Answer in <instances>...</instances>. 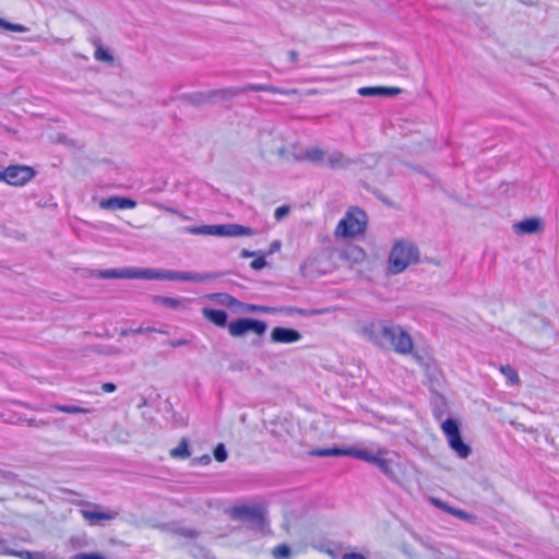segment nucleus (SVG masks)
Instances as JSON below:
<instances>
[{
    "label": "nucleus",
    "mask_w": 559,
    "mask_h": 559,
    "mask_svg": "<svg viewBox=\"0 0 559 559\" xmlns=\"http://www.w3.org/2000/svg\"><path fill=\"white\" fill-rule=\"evenodd\" d=\"M73 559H105L103 556L98 555V554H86V552H81V554H76Z\"/></svg>",
    "instance_id": "45"
},
{
    "label": "nucleus",
    "mask_w": 559,
    "mask_h": 559,
    "mask_svg": "<svg viewBox=\"0 0 559 559\" xmlns=\"http://www.w3.org/2000/svg\"><path fill=\"white\" fill-rule=\"evenodd\" d=\"M80 504L93 508V510L82 509L80 511L82 518L88 522L90 525H97L100 521H110L118 516L117 511H104L99 504L87 501H81Z\"/></svg>",
    "instance_id": "10"
},
{
    "label": "nucleus",
    "mask_w": 559,
    "mask_h": 559,
    "mask_svg": "<svg viewBox=\"0 0 559 559\" xmlns=\"http://www.w3.org/2000/svg\"><path fill=\"white\" fill-rule=\"evenodd\" d=\"M516 428H522L523 429V425L522 424H518Z\"/></svg>",
    "instance_id": "61"
},
{
    "label": "nucleus",
    "mask_w": 559,
    "mask_h": 559,
    "mask_svg": "<svg viewBox=\"0 0 559 559\" xmlns=\"http://www.w3.org/2000/svg\"><path fill=\"white\" fill-rule=\"evenodd\" d=\"M543 229V219L536 216L513 224V230L518 235H533L540 233Z\"/></svg>",
    "instance_id": "14"
},
{
    "label": "nucleus",
    "mask_w": 559,
    "mask_h": 559,
    "mask_svg": "<svg viewBox=\"0 0 559 559\" xmlns=\"http://www.w3.org/2000/svg\"><path fill=\"white\" fill-rule=\"evenodd\" d=\"M50 411H58L66 414H87L90 409L76 406V405H62V404H52L48 407Z\"/></svg>",
    "instance_id": "24"
},
{
    "label": "nucleus",
    "mask_w": 559,
    "mask_h": 559,
    "mask_svg": "<svg viewBox=\"0 0 559 559\" xmlns=\"http://www.w3.org/2000/svg\"><path fill=\"white\" fill-rule=\"evenodd\" d=\"M289 59L293 63H296L298 61V52L296 50L288 51Z\"/></svg>",
    "instance_id": "55"
},
{
    "label": "nucleus",
    "mask_w": 559,
    "mask_h": 559,
    "mask_svg": "<svg viewBox=\"0 0 559 559\" xmlns=\"http://www.w3.org/2000/svg\"><path fill=\"white\" fill-rule=\"evenodd\" d=\"M98 278H143V280H168L183 282H205L218 277L216 273H197L182 271H160L155 269H107L95 273Z\"/></svg>",
    "instance_id": "1"
},
{
    "label": "nucleus",
    "mask_w": 559,
    "mask_h": 559,
    "mask_svg": "<svg viewBox=\"0 0 559 559\" xmlns=\"http://www.w3.org/2000/svg\"><path fill=\"white\" fill-rule=\"evenodd\" d=\"M324 156H325V153L320 147H311V148L306 150V152H305V158L307 160H310L313 163H321V162L325 163Z\"/></svg>",
    "instance_id": "27"
},
{
    "label": "nucleus",
    "mask_w": 559,
    "mask_h": 559,
    "mask_svg": "<svg viewBox=\"0 0 559 559\" xmlns=\"http://www.w3.org/2000/svg\"><path fill=\"white\" fill-rule=\"evenodd\" d=\"M265 265H266V261H265V259H264V255H260L259 258L254 259V260L250 263V266H251L253 270H262Z\"/></svg>",
    "instance_id": "43"
},
{
    "label": "nucleus",
    "mask_w": 559,
    "mask_h": 559,
    "mask_svg": "<svg viewBox=\"0 0 559 559\" xmlns=\"http://www.w3.org/2000/svg\"><path fill=\"white\" fill-rule=\"evenodd\" d=\"M102 389L106 393H111V392L116 391V384H114L111 382H106L102 385Z\"/></svg>",
    "instance_id": "51"
},
{
    "label": "nucleus",
    "mask_w": 559,
    "mask_h": 559,
    "mask_svg": "<svg viewBox=\"0 0 559 559\" xmlns=\"http://www.w3.org/2000/svg\"><path fill=\"white\" fill-rule=\"evenodd\" d=\"M13 554V549H11L9 546H8V543L5 539H3L1 536H0V555H4V556H12Z\"/></svg>",
    "instance_id": "44"
},
{
    "label": "nucleus",
    "mask_w": 559,
    "mask_h": 559,
    "mask_svg": "<svg viewBox=\"0 0 559 559\" xmlns=\"http://www.w3.org/2000/svg\"><path fill=\"white\" fill-rule=\"evenodd\" d=\"M388 323L372 322L361 329L362 335L377 346L384 347V334L388 333Z\"/></svg>",
    "instance_id": "12"
},
{
    "label": "nucleus",
    "mask_w": 559,
    "mask_h": 559,
    "mask_svg": "<svg viewBox=\"0 0 559 559\" xmlns=\"http://www.w3.org/2000/svg\"><path fill=\"white\" fill-rule=\"evenodd\" d=\"M391 346L396 353L408 354L413 348L411 335L401 326L389 324L388 333L384 334V347Z\"/></svg>",
    "instance_id": "6"
},
{
    "label": "nucleus",
    "mask_w": 559,
    "mask_h": 559,
    "mask_svg": "<svg viewBox=\"0 0 559 559\" xmlns=\"http://www.w3.org/2000/svg\"><path fill=\"white\" fill-rule=\"evenodd\" d=\"M0 476L7 480H12L15 477V475L13 473L7 472V471H1V469H0Z\"/></svg>",
    "instance_id": "54"
},
{
    "label": "nucleus",
    "mask_w": 559,
    "mask_h": 559,
    "mask_svg": "<svg viewBox=\"0 0 559 559\" xmlns=\"http://www.w3.org/2000/svg\"><path fill=\"white\" fill-rule=\"evenodd\" d=\"M500 371L507 377L509 382H511L512 384L519 383V381H520L519 374L515 371V369L512 368L511 366H509V365L501 366Z\"/></svg>",
    "instance_id": "35"
},
{
    "label": "nucleus",
    "mask_w": 559,
    "mask_h": 559,
    "mask_svg": "<svg viewBox=\"0 0 559 559\" xmlns=\"http://www.w3.org/2000/svg\"><path fill=\"white\" fill-rule=\"evenodd\" d=\"M415 359L417 360L418 364H420L421 366H425L424 359L420 356L415 355Z\"/></svg>",
    "instance_id": "59"
},
{
    "label": "nucleus",
    "mask_w": 559,
    "mask_h": 559,
    "mask_svg": "<svg viewBox=\"0 0 559 559\" xmlns=\"http://www.w3.org/2000/svg\"><path fill=\"white\" fill-rule=\"evenodd\" d=\"M415 359L417 360L418 364H420L421 366H425L424 359L420 356L415 355Z\"/></svg>",
    "instance_id": "58"
},
{
    "label": "nucleus",
    "mask_w": 559,
    "mask_h": 559,
    "mask_svg": "<svg viewBox=\"0 0 559 559\" xmlns=\"http://www.w3.org/2000/svg\"><path fill=\"white\" fill-rule=\"evenodd\" d=\"M0 29L17 32V33H24V32L28 31V28L22 24L11 23L1 17H0Z\"/></svg>",
    "instance_id": "31"
},
{
    "label": "nucleus",
    "mask_w": 559,
    "mask_h": 559,
    "mask_svg": "<svg viewBox=\"0 0 559 559\" xmlns=\"http://www.w3.org/2000/svg\"><path fill=\"white\" fill-rule=\"evenodd\" d=\"M99 206L103 210H126L134 209L136 206V202L126 197L114 195L107 199H103L99 202Z\"/></svg>",
    "instance_id": "16"
},
{
    "label": "nucleus",
    "mask_w": 559,
    "mask_h": 559,
    "mask_svg": "<svg viewBox=\"0 0 559 559\" xmlns=\"http://www.w3.org/2000/svg\"><path fill=\"white\" fill-rule=\"evenodd\" d=\"M155 206L159 210H163V211H166L168 213H173V214H177L179 215L180 217H182L183 219H188V216L183 215L182 213H180L178 210L176 209H173V207H169V206H166L162 203H156Z\"/></svg>",
    "instance_id": "42"
},
{
    "label": "nucleus",
    "mask_w": 559,
    "mask_h": 559,
    "mask_svg": "<svg viewBox=\"0 0 559 559\" xmlns=\"http://www.w3.org/2000/svg\"><path fill=\"white\" fill-rule=\"evenodd\" d=\"M280 141V138L274 132H262L260 134V144L262 155L275 153V142Z\"/></svg>",
    "instance_id": "21"
},
{
    "label": "nucleus",
    "mask_w": 559,
    "mask_h": 559,
    "mask_svg": "<svg viewBox=\"0 0 559 559\" xmlns=\"http://www.w3.org/2000/svg\"><path fill=\"white\" fill-rule=\"evenodd\" d=\"M349 448H328V449H321L316 452L318 456H340V455H346L348 456Z\"/></svg>",
    "instance_id": "28"
},
{
    "label": "nucleus",
    "mask_w": 559,
    "mask_h": 559,
    "mask_svg": "<svg viewBox=\"0 0 559 559\" xmlns=\"http://www.w3.org/2000/svg\"><path fill=\"white\" fill-rule=\"evenodd\" d=\"M353 164L354 160L340 151H333L325 159V165L332 169H346Z\"/></svg>",
    "instance_id": "17"
},
{
    "label": "nucleus",
    "mask_w": 559,
    "mask_h": 559,
    "mask_svg": "<svg viewBox=\"0 0 559 559\" xmlns=\"http://www.w3.org/2000/svg\"><path fill=\"white\" fill-rule=\"evenodd\" d=\"M438 507L442 508L443 510L448 511L450 514L459 518V519H462V520H469L472 518L471 514H468L467 512L463 511V510H460V509H455V508H451V507H447L445 504L441 503V502H437L436 503Z\"/></svg>",
    "instance_id": "34"
},
{
    "label": "nucleus",
    "mask_w": 559,
    "mask_h": 559,
    "mask_svg": "<svg viewBox=\"0 0 559 559\" xmlns=\"http://www.w3.org/2000/svg\"><path fill=\"white\" fill-rule=\"evenodd\" d=\"M213 300L217 301L221 305L233 307L238 305V300L228 294H214L212 297Z\"/></svg>",
    "instance_id": "30"
},
{
    "label": "nucleus",
    "mask_w": 559,
    "mask_h": 559,
    "mask_svg": "<svg viewBox=\"0 0 559 559\" xmlns=\"http://www.w3.org/2000/svg\"><path fill=\"white\" fill-rule=\"evenodd\" d=\"M266 329L267 325L265 322L252 318L237 319L228 324L229 334L234 337H240L248 332L263 335Z\"/></svg>",
    "instance_id": "9"
},
{
    "label": "nucleus",
    "mask_w": 559,
    "mask_h": 559,
    "mask_svg": "<svg viewBox=\"0 0 559 559\" xmlns=\"http://www.w3.org/2000/svg\"><path fill=\"white\" fill-rule=\"evenodd\" d=\"M342 559H367V558L359 552H346L343 555Z\"/></svg>",
    "instance_id": "47"
},
{
    "label": "nucleus",
    "mask_w": 559,
    "mask_h": 559,
    "mask_svg": "<svg viewBox=\"0 0 559 559\" xmlns=\"http://www.w3.org/2000/svg\"><path fill=\"white\" fill-rule=\"evenodd\" d=\"M203 317L217 326H225L227 324V313L221 309H202Z\"/></svg>",
    "instance_id": "19"
},
{
    "label": "nucleus",
    "mask_w": 559,
    "mask_h": 559,
    "mask_svg": "<svg viewBox=\"0 0 559 559\" xmlns=\"http://www.w3.org/2000/svg\"><path fill=\"white\" fill-rule=\"evenodd\" d=\"M391 346L396 353L408 354L413 348L411 335L401 326L389 324L388 333L384 334V347Z\"/></svg>",
    "instance_id": "4"
},
{
    "label": "nucleus",
    "mask_w": 559,
    "mask_h": 559,
    "mask_svg": "<svg viewBox=\"0 0 559 559\" xmlns=\"http://www.w3.org/2000/svg\"><path fill=\"white\" fill-rule=\"evenodd\" d=\"M441 429L447 438L448 444L461 437L459 424L455 419L448 418L441 424Z\"/></svg>",
    "instance_id": "20"
},
{
    "label": "nucleus",
    "mask_w": 559,
    "mask_h": 559,
    "mask_svg": "<svg viewBox=\"0 0 559 559\" xmlns=\"http://www.w3.org/2000/svg\"><path fill=\"white\" fill-rule=\"evenodd\" d=\"M155 331H157V330L154 328H151V326H147V328L140 326L138 329H123L120 331V335L127 336V335H131V334H142V333L155 332Z\"/></svg>",
    "instance_id": "38"
},
{
    "label": "nucleus",
    "mask_w": 559,
    "mask_h": 559,
    "mask_svg": "<svg viewBox=\"0 0 559 559\" xmlns=\"http://www.w3.org/2000/svg\"><path fill=\"white\" fill-rule=\"evenodd\" d=\"M282 247V243L280 240H274L270 245L269 254H272L274 252H277Z\"/></svg>",
    "instance_id": "48"
},
{
    "label": "nucleus",
    "mask_w": 559,
    "mask_h": 559,
    "mask_svg": "<svg viewBox=\"0 0 559 559\" xmlns=\"http://www.w3.org/2000/svg\"><path fill=\"white\" fill-rule=\"evenodd\" d=\"M360 96H382V86H365L358 90Z\"/></svg>",
    "instance_id": "36"
},
{
    "label": "nucleus",
    "mask_w": 559,
    "mask_h": 559,
    "mask_svg": "<svg viewBox=\"0 0 559 559\" xmlns=\"http://www.w3.org/2000/svg\"><path fill=\"white\" fill-rule=\"evenodd\" d=\"M441 416H442V413H441L440 411L435 412V417H436L437 419H440V418H441Z\"/></svg>",
    "instance_id": "60"
},
{
    "label": "nucleus",
    "mask_w": 559,
    "mask_h": 559,
    "mask_svg": "<svg viewBox=\"0 0 559 559\" xmlns=\"http://www.w3.org/2000/svg\"><path fill=\"white\" fill-rule=\"evenodd\" d=\"M348 456L373 464L378 456V449L376 451H370L367 449L349 448Z\"/></svg>",
    "instance_id": "22"
},
{
    "label": "nucleus",
    "mask_w": 559,
    "mask_h": 559,
    "mask_svg": "<svg viewBox=\"0 0 559 559\" xmlns=\"http://www.w3.org/2000/svg\"><path fill=\"white\" fill-rule=\"evenodd\" d=\"M229 91L231 95H238L246 92H271L277 94H286L284 90L267 84H248L242 87L230 88Z\"/></svg>",
    "instance_id": "18"
},
{
    "label": "nucleus",
    "mask_w": 559,
    "mask_h": 559,
    "mask_svg": "<svg viewBox=\"0 0 559 559\" xmlns=\"http://www.w3.org/2000/svg\"><path fill=\"white\" fill-rule=\"evenodd\" d=\"M420 253L415 243L396 240L392 246L388 261V272L392 275L404 272L412 264L419 262Z\"/></svg>",
    "instance_id": "2"
},
{
    "label": "nucleus",
    "mask_w": 559,
    "mask_h": 559,
    "mask_svg": "<svg viewBox=\"0 0 559 559\" xmlns=\"http://www.w3.org/2000/svg\"><path fill=\"white\" fill-rule=\"evenodd\" d=\"M35 176V170L29 166L11 165L0 171V181L11 186H24Z\"/></svg>",
    "instance_id": "8"
},
{
    "label": "nucleus",
    "mask_w": 559,
    "mask_h": 559,
    "mask_svg": "<svg viewBox=\"0 0 559 559\" xmlns=\"http://www.w3.org/2000/svg\"><path fill=\"white\" fill-rule=\"evenodd\" d=\"M178 533L185 537H190V538H193L198 535L193 530H190V528H181V530H179Z\"/></svg>",
    "instance_id": "49"
},
{
    "label": "nucleus",
    "mask_w": 559,
    "mask_h": 559,
    "mask_svg": "<svg viewBox=\"0 0 559 559\" xmlns=\"http://www.w3.org/2000/svg\"><path fill=\"white\" fill-rule=\"evenodd\" d=\"M390 452L384 448H378V456L373 463L389 479L397 480V463L389 457Z\"/></svg>",
    "instance_id": "11"
},
{
    "label": "nucleus",
    "mask_w": 559,
    "mask_h": 559,
    "mask_svg": "<svg viewBox=\"0 0 559 559\" xmlns=\"http://www.w3.org/2000/svg\"><path fill=\"white\" fill-rule=\"evenodd\" d=\"M188 344V341L185 340V338H179V340H173L169 342V345L171 347H180V346H183V345H187Z\"/></svg>",
    "instance_id": "50"
},
{
    "label": "nucleus",
    "mask_w": 559,
    "mask_h": 559,
    "mask_svg": "<svg viewBox=\"0 0 559 559\" xmlns=\"http://www.w3.org/2000/svg\"><path fill=\"white\" fill-rule=\"evenodd\" d=\"M391 346L396 353L408 354L413 348L411 335L401 326L389 324L388 333L384 334V347Z\"/></svg>",
    "instance_id": "5"
},
{
    "label": "nucleus",
    "mask_w": 559,
    "mask_h": 559,
    "mask_svg": "<svg viewBox=\"0 0 559 559\" xmlns=\"http://www.w3.org/2000/svg\"><path fill=\"white\" fill-rule=\"evenodd\" d=\"M290 209L288 205H282L280 207H277L274 212V217L277 219V221H281L283 219L286 215H288Z\"/></svg>",
    "instance_id": "40"
},
{
    "label": "nucleus",
    "mask_w": 559,
    "mask_h": 559,
    "mask_svg": "<svg viewBox=\"0 0 559 559\" xmlns=\"http://www.w3.org/2000/svg\"><path fill=\"white\" fill-rule=\"evenodd\" d=\"M449 447L456 453L460 459H467L472 453L471 447L463 441L462 436L450 443Z\"/></svg>",
    "instance_id": "23"
},
{
    "label": "nucleus",
    "mask_w": 559,
    "mask_h": 559,
    "mask_svg": "<svg viewBox=\"0 0 559 559\" xmlns=\"http://www.w3.org/2000/svg\"><path fill=\"white\" fill-rule=\"evenodd\" d=\"M271 341L273 343L290 344L301 340V334L295 329L276 326L271 332Z\"/></svg>",
    "instance_id": "13"
},
{
    "label": "nucleus",
    "mask_w": 559,
    "mask_h": 559,
    "mask_svg": "<svg viewBox=\"0 0 559 559\" xmlns=\"http://www.w3.org/2000/svg\"><path fill=\"white\" fill-rule=\"evenodd\" d=\"M255 254H257V252H254V251H249V250H247V249H243V250L241 251V253H240V255H241L242 258H251V257H254Z\"/></svg>",
    "instance_id": "56"
},
{
    "label": "nucleus",
    "mask_w": 559,
    "mask_h": 559,
    "mask_svg": "<svg viewBox=\"0 0 559 559\" xmlns=\"http://www.w3.org/2000/svg\"><path fill=\"white\" fill-rule=\"evenodd\" d=\"M246 309L250 312H262L263 306L247 305Z\"/></svg>",
    "instance_id": "53"
},
{
    "label": "nucleus",
    "mask_w": 559,
    "mask_h": 559,
    "mask_svg": "<svg viewBox=\"0 0 559 559\" xmlns=\"http://www.w3.org/2000/svg\"><path fill=\"white\" fill-rule=\"evenodd\" d=\"M188 440L182 438L179 444L170 450V456L174 459H188L190 456Z\"/></svg>",
    "instance_id": "25"
},
{
    "label": "nucleus",
    "mask_w": 559,
    "mask_h": 559,
    "mask_svg": "<svg viewBox=\"0 0 559 559\" xmlns=\"http://www.w3.org/2000/svg\"><path fill=\"white\" fill-rule=\"evenodd\" d=\"M13 557H19L21 559H45V555L40 551H28V550H14Z\"/></svg>",
    "instance_id": "32"
},
{
    "label": "nucleus",
    "mask_w": 559,
    "mask_h": 559,
    "mask_svg": "<svg viewBox=\"0 0 559 559\" xmlns=\"http://www.w3.org/2000/svg\"><path fill=\"white\" fill-rule=\"evenodd\" d=\"M290 552V547L286 544H280L272 550V555L275 559H288Z\"/></svg>",
    "instance_id": "33"
},
{
    "label": "nucleus",
    "mask_w": 559,
    "mask_h": 559,
    "mask_svg": "<svg viewBox=\"0 0 559 559\" xmlns=\"http://www.w3.org/2000/svg\"><path fill=\"white\" fill-rule=\"evenodd\" d=\"M154 302L159 304L164 307L178 309L182 306L183 300L180 298L165 297V296H154Z\"/></svg>",
    "instance_id": "26"
},
{
    "label": "nucleus",
    "mask_w": 559,
    "mask_h": 559,
    "mask_svg": "<svg viewBox=\"0 0 559 559\" xmlns=\"http://www.w3.org/2000/svg\"><path fill=\"white\" fill-rule=\"evenodd\" d=\"M200 464L207 465L211 462V456L209 454H204L201 457L195 459Z\"/></svg>",
    "instance_id": "52"
},
{
    "label": "nucleus",
    "mask_w": 559,
    "mask_h": 559,
    "mask_svg": "<svg viewBox=\"0 0 559 559\" xmlns=\"http://www.w3.org/2000/svg\"><path fill=\"white\" fill-rule=\"evenodd\" d=\"M25 423L29 427H38V428L47 427L49 424L47 420L35 419V418L25 419Z\"/></svg>",
    "instance_id": "41"
},
{
    "label": "nucleus",
    "mask_w": 559,
    "mask_h": 559,
    "mask_svg": "<svg viewBox=\"0 0 559 559\" xmlns=\"http://www.w3.org/2000/svg\"><path fill=\"white\" fill-rule=\"evenodd\" d=\"M365 213L357 211L356 213L348 212L336 226V236L354 237L362 234L366 228Z\"/></svg>",
    "instance_id": "7"
},
{
    "label": "nucleus",
    "mask_w": 559,
    "mask_h": 559,
    "mask_svg": "<svg viewBox=\"0 0 559 559\" xmlns=\"http://www.w3.org/2000/svg\"><path fill=\"white\" fill-rule=\"evenodd\" d=\"M262 312L264 313H277V312H284V313H287V314H292V313H295V312H298V313H304L302 310L300 309H297V308H292V307H287V308H272V307H265L263 306V309H262Z\"/></svg>",
    "instance_id": "37"
},
{
    "label": "nucleus",
    "mask_w": 559,
    "mask_h": 559,
    "mask_svg": "<svg viewBox=\"0 0 559 559\" xmlns=\"http://www.w3.org/2000/svg\"><path fill=\"white\" fill-rule=\"evenodd\" d=\"M234 515L241 520H248L257 524L263 522V509L259 506H241L234 509Z\"/></svg>",
    "instance_id": "15"
},
{
    "label": "nucleus",
    "mask_w": 559,
    "mask_h": 559,
    "mask_svg": "<svg viewBox=\"0 0 559 559\" xmlns=\"http://www.w3.org/2000/svg\"><path fill=\"white\" fill-rule=\"evenodd\" d=\"M94 58L97 61L106 62L109 64H111L114 62V56L100 45L97 46V48L94 52Z\"/></svg>",
    "instance_id": "29"
},
{
    "label": "nucleus",
    "mask_w": 559,
    "mask_h": 559,
    "mask_svg": "<svg viewBox=\"0 0 559 559\" xmlns=\"http://www.w3.org/2000/svg\"><path fill=\"white\" fill-rule=\"evenodd\" d=\"M213 455L216 461L225 462L227 460V451L225 445L223 443L217 444L214 449Z\"/></svg>",
    "instance_id": "39"
},
{
    "label": "nucleus",
    "mask_w": 559,
    "mask_h": 559,
    "mask_svg": "<svg viewBox=\"0 0 559 559\" xmlns=\"http://www.w3.org/2000/svg\"><path fill=\"white\" fill-rule=\"evenodd\" d=\"M401 93L399 87H383L382 86V96H395Z\"/></svg>",
    "instance_id": "46"
},
{
    "label": "nucleus",
    "mask_w": 559,
    "mask_h": 559,
    "mask_svg": "<svg viewBox=\"0 0 559 559\" xmlns=\"http://www.w3.org/2000/svg\"><path fill=\"white\" fill-rule=\"evenodd\" d=\"M183 231L190 235H206L217 237L254 236L257 231L251 227L239 224L187 226Z\"/></svg>",
    "instance_id": "3"
},
{
    "label": "nucleus",
    "mask_w": 559,
    "mask_h": 559,
    "mask_svg": "<svg viewBox=\"0 0 559 559\" xmlns=\"http://www.w3.org/2000/svg\"><path fill=\"white\" fill-rule=\"evenodd\" d=\"M275 153H276L278 156L283 157V156L285 155V153H286V148H285L283 145H282V146H278V147H277V146H275Z\"/></svg>",
    "instance_id": "57"
}]
</instances>
